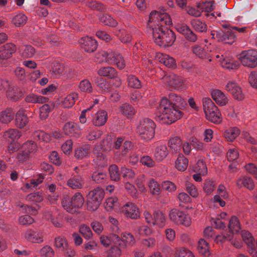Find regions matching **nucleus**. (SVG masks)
<instances>
[{"instance_id": "obj_34", "label": "nucleus", "mask_w": 257, "mask_h": 257, "mask_svg": "<svg viewBox=\"0 0 257 257\" xmlns=\"http://www.w3.org/2000/svg\"><path fill=\"white\" fill-rule=\"evenodd\" d=\"M197 249L199 252L204 256L210 254L208 243L204 239H200L198 242Z\"/></svg>"}, {"instance_id": "obj_28", "label": "nucleus", "mask_w": 257, "mask_h": 257, "mask_svg": "<svg viewBox=\"0 0 257 257\" xmlns=\"http://www.w3.org/2000/svg\"><path fill=\"white\" fill-rule=\"evenodd\" d=\"M188 160L182 154H179L175 162V168L179 171H185L188 166Z\"/></svg>"}, {"instance_id": "obj_7", "label": "nucleus", "mask_w": 257, "mask_h": 257, "mask_svg": "<svg viewBox=\"0 0 257 257\" xmlns=\"http://www.w3.org/2000/svg\"><path fill=\"white\" fill-rule=\"evenodd\" d=\"M242 65L250 68L257 66V51L253 49L243 51L238 56Z\"/></svg>"}, {"instance_id": "obj_21", "label": "nucleus", "mask_w": 257, "mask_h": 257, "mask_svg": "<svg viewBox=\"0 0 257 257\" xmlns=\"http://www.w3.org/2000/svg\"><path fill=\"white\" fill-rule=\"evenodd\" d=\"M225 240L230 241L232 245L237 248H240L242 246V242L236 237L232 236L230 234H224L222 235H218L216 236L215 239V241L217 242H218L219 241L223 242Z\"/></svg>"}, {"instance_id": "obj_60", "label": "nucleus", "mask_w": 257, "mask_h": 257, "mask_svg": "<svg viewBox=\"0 0 257 257\" xmlns=\"http://www.w3.org/2000/svg\"><path fill=\"white\" fill-rule=\"evenodd\" d=\"M124 242L125 246H132L136 242L135 239L131 233H123L120 241Z\"/></svg>"}, {"instance_id": "obj_55", "label": "nucleus", "mask_w": 257, "mask_h": 257, "mask_svg": "<svg viewBox=\"0 0 257 257\" xmlns=\"http://www.w3.org/2000/svg\"><path fill=\"white\" fill-rule=\"evenodd\" d=\"M161 187L163 190L168 193L175 192L177 188L174 183L168 180L163 181L161 184Z\"/></svg>"}, {"instance_id": "obj_50", "label": "nucleus", "mask_w": 257, "mask_h": 257, "mask_svg": "<svg viewBox=\"0 0 257 257\" xmlns=\"http://www.w3.org/2000/svg\"><path fill=\"white\" fill-rule=\"evenodd\" d=\"M79 231L86 240L92 238L93 235L90 228L85 224H81L79 226Z\"/></svg>"}, {"instance_id": "obj_2", "label": "nucleus", "mask_w": 257, "mask_h": 257, "mask_svg": "<svg viewBox=\"0 0 257 257\" xmlns=\"http://www.w3.org/2000/svg\"><path fill=\"white\" fill-rule=\"evenodd\" d=\"M182 112L172 105L167 98H163L158 108L157 117L162 123L171 124L181 118Z\"/></svg>"}, {"instance_id": "obj_44", "label": "nucleus", "mask_w": 257, "mask_h": 257, "mask_svg": "<svg viewBox=\"0 0 257 257\" xmlns=\"http://www.w3.org/2000/svg\"><path fill=\"white\" fill-rule=\"evenodd\" d=\"M97 74L100 76H106L112 78L116 76V72L113 68L107 67L101 68L98 69L97 71Z\"/></svg>"}, {"instance_id": "obj_31", "label": "nucleus", "mask_w": 257, "mask_h": 257, "mask_svg": "<svg viewBox=\"0 0 257 257\" xmlns=\"http://www.w3.org/2000/svg\"><path fill=\"white\" fill-rule=\"evenodd\" d=\"M87 197L101 203L104 197V191L103 189L97 187L90 191Z\"/></svg>"}, {"instance_id": "obj_56", "label": "nucleus", "mask_w": 257, "mask_h": 257, "mask_svg": "<svg viewBox=\"0 0 257 257\" xmlns=\"http://www.w3.org/2000/svg\"><path fill=\"white\" fill-rule=\"evenodd\" d=\"M191 24L192 27L196 31L199 32H203L206 30L207 26L205 23L200 21L198 19H193L191 21Z\"/></svg>"}, {"instance_id": "obj_41", "label": "nucleus", "mask_w": 257, "mask_h": 257, "mask_svg": "<svg viewBox=\"0 0 257 257\" xmlns=\"http://www.w3.org/2000/svg\"><path fill=\"white\" fill-rule=\"evenodd\" d=\"M54 107V105L53 102L43 105L39 109L40 118L42 119L47 118Z\"/></svg>"}, {"instance_id": "obj_16", "label": "nucleus", "mask_w": 257, "mask_h": 257, "mask_svg": "<svg viewBox=\"0 0 257 257\" xmlns=\"http://www.w3.org/2000/svg\"><path fill=\"white\" fill-rule=\"evenodd\" d=\"M169 151L165 145L159 144L155 148L154 157L156 161L162 162L168 155Z\"/></svg>"}, {"instance_id": "obj_11", "label": "nucleus", "mask_w": 257, "mask_h": 257, "mask_svg": "<svg viewBox=\"0 0 257 257\" xmlns=\"http://www.w3.org/2000/svg\"><path fill=\"white\" fill-rule=\"evenodd\" d=\"M225 90L230 93L236 100L240 101L244 98L241 88L233 80L229 81L226 83Z\"/></svg>"}, {"instance_id": "obj_46", "label": "nucleus", "mask_w": 257, "mask_h": 257, "mask_svg": "<svg viewBox=\"0 0 257 257\" xmlns=\"http://www.w3.org/2000/svg\"><path fill=\"white\" fill-rule=\"evenodd\" d=\"M67 185L72 189L81 188L83 185L82 179L79 176H74L68 180Z\"/></svg>"}, {"instance_id": "obj_43", "label": "nucleus", "mask_w": 257, "mask_h": 257, "mask_svg": "<svg viewBox=\"0 0 257 257\" xmlns=\"http://www.w3.org/2000/svg\"><path fill=\"white\" fill-rule=\"evenodd\" d=\"M101 135V131L93 127H89L86 131V138L87 140L93 141L99 138Z\"/></svg>"}, {"instance_id": "obj_54", "label": "nucleus", "mask_w": 257, "mask_h": 257, "mask_svg": "<svg viewBox=\"0 0 257 257\" xmlns=\"http://www.w3.org/2000/svg\"><path fill=\"white\" fill-rule=\"evenodd\" d=\"M193 171L199 173L202 176H205L207 174V167L203 160H199L195 165Z\"/></svg>"}, {"instance_id": "obj_32", "label": "nucleus", "mask_w": 257, "mask_h": 257, "mask_svg": "<svg viewBox=\"0 0 257 257\" xmlns=\"http://www.w3.org/2000/svg\"><path fill=\"white\" fill-rule=\"evenodd\" d=\"M240 130L236 127H230L225 130L223 133V136L228 141H233L240 134Z\"/></svg>"}, {"instance_id": "obj_42", "label": "nucleus", "mask_w": 257, "mask_h": 257, "mask_svg": "<svg viewBox=\"0 0 257 257\" xmlns=\"http://www.w3.org/2000/svg\"><path fill=\"white\" fill-rule=\"evenodd\" d=\"M166 223V218L164 214L158 211L155 212L154 215L153 225H157L159 227H163L165 226Z\"/></svg>"}, {"instance_id": "obj_45", "label": "nucleus", "mask_w": 257, "mask_h": 257, "mask_svg": "<svg viewBox=\"0 0 257 257\" xmlns=\"http://www.w3.org/2000/svg\"><path fill=\"white\" fill-rule=\"evenodd\" d=\"M168 100L173 106L176 105L178 106H184L185 104L184 99L180 96L174 93H171L169 95Z\"/></svg>"}, {"instance_id": "obj_18", "label": "nucleus", "mask_w": 257, "mask_h": 257, "mask_svg": "<svg viewBox=\"0 0 257 257\" xmlns=\"http://www.w3.org/2000/svg\"><path fill=\"white\" fill-rule=\"evenodd\" d=\"M197 8L200 10L201 13L202 12L206 13V16L210 19L212 20L215 18V13H209L214 8V4L212 1L199 3L197 5Z\"/></svg>"}, {"instance_id": "obj_29", "label": "nucleus", "mask_w": 257, "mask_h": 257, "mask_svg": "<svg viewBox=\"0 0 257 257\" xmlns=\"http://www.w3.org/2000/svg\"><path fill=\"white\" fill-rule=\"evenodd\" d=\"M192 51L194 54L200 59H206L211 61L210 56L208 52L199 45H194L192 47Z\"/></svg>"}, {"instance_id": "obj_53", "label": "nucleus", "mask_w": 257, "mask_h": 257, "mask_svg": "<svg viewBox=\"0 0 257 257\" xmlns=\"http://www.w3.org/2000/svg\"><path fill=\"white\" fill-rule=\"evenodd\" d=\"M228 228L231 233L237 232L240 229V224L236 216H232L229 220Z\"/></svg>"}, {"instance_id": "obj_9", "label": "nucleus", "mask_w": 257, "mask_h": 257, "mask_svg": "<svg viewBox=\"0 0 257 257\" xmlns=\"http://www.w3.org/2000/svg\"><path fill=\"white\" fill-rule=\"evenodd\" d=\"M163 83L168 89L178 88L182 86L183 79L174 74L165 75L162 78Z\"/></svg>"}, {"instance_id": "obj_61", "label": "nucleus", "mask_w": 257, "mask_h": 257, "mask_svg": "<svg viewBox=\"0 0 257 257\" xmlns=\"http://www.w3.org/2000/svg\"><path fill=\"white\" fill-rule=\"evenodd\" d=\"M169 147L175 152H177L180 150L181 145V141L179 138L174 137L171 138L169 143Z\"/></svg>"}, {"instance_id": "obj_33", "label": "nucleus", "mask_w": 257, "mask_h": 257, "mask_svg": "<svg viewBox=\"0 0 257 257\" xmlns=\"http://www.w3.org/2000/svg\"><path fill=\"white\" fill-rule=\"evenodd\" d=\"M14 118V112L11 108H8L0 113V122L3 123H8Z\"/></svg>"}, {"instance_id": "obj_62", "label": "nucleus", "mask_w": 257, "mask_h": 257, "mask_svg": "<svg viewBox=\"0 0 257 257\" xmlns=\"http://www.w3.org/2000/svg\"><path fill=\"white\" fill-rule=\"evenodd\" d=\"M140 163L147 168H153L155 166V161L149 156L145 155L140 158Z\"/></svg>"}, {"instance_id": "obj_59", "label": "nucleus", "mask_w": 257, "mask_h": 257, "mask_svg": "<svg viewBox=\"0 0 257 257\" xmlns=\"http://www.w3.org/2000/svg\"><path fill=\"white\" fill-rule=\"evenodd\" d=\"M119 109L121 114L126 117L132 116L135 112L134 108L127 104H122L120 106Z\"/></svg>"}, {"instance_id": "obj_51", "label": "nucleus", "mask_w": 257, "mask_h": 257, "mask_svg": "<svg viewBox=\"0 0 257 257\" xmlns=\"http://www.w3.org/2000/svg\"><path fill=\"white\" fill-rule=\"evenodd\" d=\"M68 245L67 240L63 236H58L55 239L54 245L60 251H63L66 249Z\"/></svg>"}, {"instance_id": "obj_35", "label": "nucleus", "mask_w": 257, "mask_h": 257, "mask_svg": "<svg viewBox=\"0 0 257 257\" xmlns=\"http://www.w3.org/2000/svg\"><path fill=\"white\" fill-rule=\"evenodd\" d=\"M104 206L107 211H111L117 209L118 206L117 198L116 197L107 198L104 203Z\"/></svg>"}, {"instance_id": "obj_38", "label": "nucleus", "mask_w": 257, "mask_h": 257, "mask_svg": "<svg viewBox=\"0 0 257 257\" xmlns=\"http://www.w3.org/2000/svg\"><path fill=\"white\" fill-rule=\"evenodd\" d=\"M48 100V98L41 95H38L34 93H31L28 95L25 98L26 102L33 103H43L47 102Z\"/></svg>"}, {"instance_id": "obj_47", "label": "nucleus", "mask_w": 257, "mask_h": 257, "mask_svg": "<svg viewBox=\"0 0 257 257\" xmlns=\"http://www.w3.org/2000/svg\"><path fill=\"white\" fill-rule=\"evenodd\" d=\"M22 150L33 156L37 150V144L32 141L25 142L22 147Z\"/></svg>"}, {"instance_id": "obj_3", "label": "nucleus", "mask_w": 257, "mask_h": 257, "mask_svg": "<svg viewBox=\"0 0 257 257\" xmlns=\"http://www.w3.org/2000/svg\"><path fill=\"white\" fill-rule=\"evenodd\" d=\"M204 112L206 119L214 123H220L222 121L221 113L214 102L209 97L202 100Z\"/></svg>"}, {"instance_id": "obj_39", "label": "nucleus", "mask_w": 257, "mask_h": 257, "mask_svg": "<svg viewBox=\"0 0 257 257\" xmlns=\"http://www.w3.org/2000/svg\"><path fill=\"white\" fill-rule=\"evenodd\" d=\"M28 21L27 17L23 13L15 15L12 20V23L17 27L25 25Z\"/></svg>"}, {"instance_id": "obj_13", "label": "nucleus", "mask_w": 257, "mask_h": 257, "mask_svg": "<svg viewBox=\"0 0 257 257\" xmlns=\"http://www.w3.org/2000/svg\"><path fill=\"white\" fill-rule=\"evenodd\" d=\"M81 48L86 52L91 53L96 50L97 46L96 41L91 37L82 38L79 41Z\"/></svg>"}, {"instance_id": "obj_30", "label": "nucleus", "mask_w": 257, "mask_h": 257, "mask_svg": "<svg viewBox=\"0 0 257 257\" xmlns=\"http://www.w3.org/2000/svg\"><path fill=\"white\" fill-rule=\"evenodd\" d=\"M93 81L98 87L99 92L106 93L108 91L110 86L105 79L97 77H94Z\"/></svg>"}, {"instance_id": "obj_49", "label": "nucleus", "mask_w": 257, "mask_h": 257, "mask_svg": "<svg viewBox=\"0 0 257 257\" xmlns=\"http://www.w3.org/2000/svg\"><path fill=\"white\" fill-rule=\"evenodd\" d=\"M114 55L112 60L109 63H113L119 69H123L125 66V62L122 56L120 54L116 52H114Z\"/></svg>"}, {"instance_id": "obj_36", "label": "nucleus", "mask_w": 257, "mask_h": 257, "mask_svg": "<svg viewBox=\"0 0 257 257\" xmlns=\"http://www.w3.org/2000/svg\"><path fill=\"white\" fill-rule=\"evenodd\" d=\"M78 99V95L76 93H72L66 96L62 101V105L64 108L72 107L75 101Z\"/></svg>"}, {"instance_id": "obj_57", "label": "nucleus", "mask_w": 257, "mask_h": 257, "mask_svg": "<svg viewBox=\"0 0 257 257\" xmlns=\"http://www.w3.org/2000/svg\"><path fill=\"white\" fill-rule=\"evenodd\" d=\"M35 50L31 46H23L20 50V54L24 58H31L35 54Z\"/></svg>"}, {"instance_id": "obj_1", "label": "nucleus", "mask_w": 257, "mask_h": 257, "mask_svg": "<svg viewBox=\"0 0 257 257\" xmlns=\"http://www.w3.org/2000/svg\"><path fill=\"white\" fill-rule=\"evenodd\" d=\"M171 24V18L164 10L154 11L150 13L148 26L152 31L155 43L159 46H170L174 42L176 39L174 33L165 27Z\"/></svg>"}, {"instance_id": "obj_8", "label": "nucleus", "mask_w": 257, "mask_h": 257, "mask_svg": "<svg viewBox=\"0 0 257 257\" xmlns=\"http://www.w3.org/2000/svg\"><path fill=\"white\" fill-rule=\"evenodd\" d=\"M120 211L126 217L133 219L138 218L140 216V211L137 205L129 201L124 204L120 208Z\"/></svg>"}, {"instance_id": "obj_40", "label": "nucleus", "mask_w": 257, "mask_h": 257, "mask_svg": "<svg viewBox=\"0 0 257 257\" xmlns=\"http://www.w3.org/2000/svg\"><path fill=\"white\" fill-rule=\"evenodd\" d=\"M114 56V52L108 53L105 51H101L96 54V58L99 62L105 61L109 63Z\"/></svg>"}, {"instance_id": "obj_19", "label": "nucleus", "mask_w": 257, "mask_h": 257, "mask_svg": "<svg viewBox=\"0 0 257 257\" xmlns=\"http://www.w3.org/2000/svg\"><path fill=\"white\" fill-rule=\"evenodd\" d=\"M107 119V112L103 110H100L95 113L92 115V123L97 126L103 125Z\"/></svg>"}, {"instance_id": "obj_52", "label": "nucleus", "mask_w": 257, "mask_h": 257, "mask_svg": "<svg viewBox=\"0 0 257 257\" xmlns=\"http://www.w3.org/2000/svg\"><path fill=\"white\" fill-rule=\"evenodd\" d=\"M90 147L89 145H85L75 151V156L78 159H83L87 157L90 154Z\"/></svg>"}, {"instance_id": "obj_23", "label": "nucleus", "mask_w": 257, "mask_h": 257, "mask_svg": "<svg viewBox=\"0 0 257 257\" xmlns=\"http://www.w3.org/2000/svg\"><path fill=\"white\" fill-rule=\"evenodd\" d=\"M222 59L220 60V64L221 66L226 69L231 70L237 68L239 63L233 60L232 58L223 55H221Z\"/></svg>"}, {"instance_id": "obj_6", "label": "nucleus", "mask_w": 257, "mask_h": 257, "mask_svg": "<svg viewBox=\"0 0 257 257\" xmlns=\"http://www.w3.org/2000/svg\"><path fill=\"white\" fill-rule=\"evenodd\" d=\"M169 218L177 225L188 227L191 224L190 217L185 212L177 209H173L169 212Z\"/></svg>"}, {"instance_id": "obj_15", "label": "nucleus", "mask_w": 257, "mask_h": 257, "mask_svg": "<svg viewBox=\"0 0 257 257\" xmlns=\"http://www.w3.org/2000/svg\"><path fill=\"white\" fill-rule=\"evenodd\" d=\"M81 130L79 124L73 122H68L63 126V130L66 135L74 137H80Z\"/></svg>"}, {"instance_id": "obj_63", "label": "nucleus", "mask_w": 257, "mask_h": 257, "mask_svg": "<svg viewBox=\"0 0 257 257\" xmlns=\"http://www.w3.org/2000/svg\"><path fill=\"white\" fill-rule=\"evenodd\" d=\"M109 173L111 180L116 181L120 179V174L118 168L115 165H112L109 167Z\"/></svg>"}, {"instance_id": "obj_48", "label": "nucleus", "mask_w": 257, "mask_h": 257, "mask_svg": "<svg viewBox=\"0 0 257 257\" xmlns=\"http://www.w3.org/2000/svg\"><path fill=\"white\" fill-rule=\"evenodd\" d=\"M99 21L104 25L110 27H115L117 23L113 18L107 14H103L100 16Z\"/></svg>"}, {"instance_id": "obj_26", "label": "nucleus", "mask_w": 257, "mask_h": 257, "mask_svg": "<svg viewBox=\"0 0 257 257\" xmlns=\"http://www.w3.org/2000/svg\"><path fill=\"white\" fill-rule=\"evenodd\" d=\"M150 194L154 196H159L161 193V186L154 179L150 178L147 183Z\"/></svg>"}, {"instance_id": "obj_22", "label": "nucleus", "mask_w": 257, "mask_h": 257, "mask_svg": "<svg viewBox=\"0 0 257 257\" xmlns=\"http://www.w3.org/2000/svg\"><path fill=\"white\" fill-rule=\"evenodd\" d=\"M25 237L34 243H41L43 242V234L42 232L28 230L25 234Z\"/></svg>"}, {"instance_id": "obj_10", "label": "nucleus", "mask_w": 257, "mask_h": 257, "mask_svg": "<svg viewBox=\"0 0 257 257\" xmlns=\"http://www.w3.org/2000/svg\"><path fill=\"white\" fill-rule=\"evenodd\" d=\"M241 236L243 241L247 246L249 253L253 257H257V248L255 241L251 234L247 230H242L241 232Z\"/></svg>"}, {"instance_id": "obj_24", "label": "nucleus", "mask_w": 257, "mask_h": 257, "mask_svg": "<svg viewBox=\"0 0 257 257\" xmlns=\"http://www.w3.org/2000/svg\"><path fill=\"white\" fill-rule=\"evenodd\" d=\"M16 125L20 128H23L28 122V118L24 109H20L16 114Z\"/></svg>"}, {"instance_id": "obj_5", "label": "nucleus", "mask_w": 257, "mask_h": 257, "mask_svg": "<svg viewBox=\"0 0 257 257\" xmlns=\"http://www.w3.org/2000/svg\"><path fill=\"white\" fill-rule=\"evenodd\" d=\"M155 126L153 120L145 118L140 121L137 132L142 139L149 141L154 137Z\"/></svg>"}, {"instance_id": "obj_14", "label": "nucleus", "mask_w": 257, "mask_h": 257, "mask_svg": "<svg viewBox=\"0 0 257 257\" xmlns=\"http://www.w3.org/2000/svg\"><path fill=\"white\" fill-rule=\"evenodd\" d=\"M176 30L180 33L184 35L190 41L195 42L197 40L196 35L190 28L184 24H178L176 25Z\"/></svg>"}, {"instance_id": "obj_4", "label": "nucleus", "mask_w": 257, "mask_h": 257, "mask_svg": "<svg viewBox=\"0 0 257 257\" xmlns=\"http://www.w3.org/2000/svg\"><path fill=\"white\" fill-rule=\"evenodd\" d=\"M84 202L82 195L77 193L71 198L67 195L65 196L62 200V206L68 212L73 214L76 212V209L83 206Z\"/></svg>"}, {"instance_id": "obj_64", "label": "nucleus", "mask_w": 257, "mask_h": 257, "mask_svg": "<svg viewBox=\"0 0 257 257\" xmlns=\"http://www.w3.org/2000/svg\"><path fill=\"white\" fill-rule=\"evenodd\" d=\"M79 87L81 91L86 93H91L93 90L90 82L86 79L81 81L80 82Z\"/></svg>"}, {"instance_id": "obj_12", "label": "nucleus", "mask_w": 257, "mask_h": 257, "mask_svg": "<svg viewBox=\"0 0 257 257\" xmlns=\"http://www.w3.org/2000/svg\"><path fill=\"white\" fill-rule=\"evenodd\" d=\"M211 95L216 103L220 106L227 105L229 102V98L226 93L219 89H214L211 92Z\"/></svg>"}, {"instance_id": "obj_27", "label": "nucleus", "mask_w": 257, "mask_h": 257, "mask_svg": "<svg viewBox=\"0 0 257 257\" xmlns=\"http://www.w3.org/2000/svg\"><path fill=\"white\" fill-rule=\"evenodd\" d=\"M101 244L104 246H108L111 244V242L115 244L120 245L119 237L115 234H111L109 237L102 236L100 238Z\"/></svg>"}, {"instance_id": "obj_58", "label": "nucleus", "mask_w": 257, "mask_h": 257, "mask_svg": "<svg viewBox=\"0 0 257 257\" xmlns=\"http://www.w3.org/2000/svg\"><path fill=\"white\" fill-rule=\"evenodd\" d=\"M39 254L42 257H54L55 252L50 246L45 245L39 251Z\"/></svg>"}, {"instance_id": "obj_25", "label": "nucleus", "mask_w": 257, "mask_h": 257, "mask_svg": "<svg viewBox=\"0 0 257 257\" xmlns=\"http://www.w3.org/2000/svg\"><path fill=\"white\" fill-rule=\"evenodd\" d=\"M236 185L239 187H245L250 190L254 188V184L251 178L247 176H242L236 181Z\"/></svg>"}, {"instance_id": "obj_37", "label": "nucleus", "mask_w": 257, "mask_h": 257, "mask_svg": "<svg viewBox=\"0 0 257 257\" xmlns=\"http://www.w3.org/2000/svg\"><path fill=\"white\" fill-rule=\"evenodd\" d=\"M220 38V42L230 45L232 44L236 40V36L234 33L229 31L225 33L222 31V34Z\"/></svg>"}, {"instance_id": "obj_17", "label": "nucleus", "mask_w": 257, "mask_h": 257, "mask_svg": "<svg viewBox=\"0 0 257 257\" xmlns=\"http://www.w3.org/2000/svg\"><path fill=\"white\" fill-rule=\"evenodd\" d=\"M16 51V47L12 43H7L0 47V59H7L11 58Z\"/></svg>"}, {"instance_id": "obj_20", "label": "nucleus", "mask_w": 257, "mask_h": 257, "mask_svg": "<svg viewBox=\"0 0 257 257\" xmlns=\"http://www.w3.org/2000/svg\"><path fill=\"white\" fill-rule=\"evenodd\" d=\"M156 57L160 62L164 64L168 67L173 68L176 66V61L174 58L167 54L158 53L156 54Z\"/></svg>"}]
</instances>
